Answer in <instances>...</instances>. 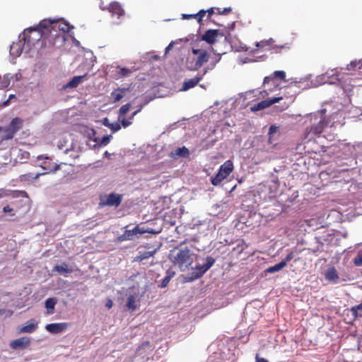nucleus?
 Masks as SVG:
<instances>
[{
  "label": "nucleus",
  "mask_w": 362,
  "mask_h": 362,
  "mask_svg": "<svg viewBox=\"0 0 362 362\" xmlns=\"http://www.w3.org/2000/svg\"><path fill=\"white\" fill-rule=\"evenodd\" d=\"M282 100V97H274L267 100H262L257 104L253 105L250 109L252 112H257L270 107L272 105L279 103Z\"/></svg>",
  "instance_id": "obj_10"
},
{
  "label": "nucleus",
  "mask_w": 362,
  "mask_h": 362,
  "mask_svg": "<svg viewBox=\"0 0 362 362\" xmlns=\"http://www.w3.org/2000/svg\"><path fill=\"white\" fill-rule=\"evenodd\" d=\"M23 124V121L20 117H15L13 118L9 125L7 127L13 132L16 134L18 131H19L22 127Z\"/></svg>",
  "instance_id": "obj_22"
},
{
  "label": "nucleus",
  "mask_w": 362,
  "mask_h": 362,
  "mask_svg": "<svg viewBox=\"0 0 362 362\" xmlns=\"http://www.w3.org/2000/svg\"><path fill=\"white\" fill-rule=\"evenodd\" d=\"M226 177L222 173L218 171L214 176L211 177V182L213 185L217 186Z\"/></svg>",
  "instance_id": "obj_30"
},
{
  "label": "nucleus",
  "mask_w": 362,
  "mask_h": 362,
  "mask_svg": "<svg viewBox=\"0 0 362 362\" xmlns=\"http://www.w3.org/2000/svg\"><path fill=\"white\" fill-rule=\"evenodd\" d=\"M53 271L57 272L59 274H64L66 276L73 272V269L66 263H62L61 264H57L54 267Z\"/></svg>",
  "instance_id": "obj_21"
},
{
  "label": "nucleus",
  "mask_w": 362,
  "mask_h": 362,
  "mask_svg": "<svg viewBox=\"0 0 362 362\" xmlns=\"http://www.w3.org/2000/svg\"><path fill=\"white\" fill-rule=\"evenodd\" d=\"M39 28L40 24L37 27L25 29L19 35L20 40L24 45H33L35 41H37L40 38H43L45 40H47V37L42 35Z\"/></svg>",
  "instance_id": "obj_4"
},
{
  "label": "nucleus",
  "mask_w": 362,
  "mask_h": 362,
  "mask_svg": "<svg viewBox=\"0 0 362 362\" xmlns=\"http://www.w3.org/2000/svg\"><path fill=\"white\" fill-rule=\"evenodd\" d=\"M107 9L112 13V16H116L117 18H119L121 16L124 15L123 8L118 2H112Z\"/></svg>",
  "instance_id": "obj_17"
},
{
  "label": "nucleus",
  "mask_w": 362,
  "mask_h": 362,
  "mask_svg": "<svg viewBox=\"0 0 362 362\" xmlns=\"http://www.w3.org/2000/svg\"><path fill=\"white\" fill-rule=\"evenodd\" d=\"M206 263L202 265L196 266L192 273L193 279L202 277L215 263V259L212 257H207Z\"/></svg>",
  "instance_id": "obj_6"
},
{
  "label": "nucleus",
  "mask_w": 362,
  "mask_h": 362,
  "mask_svg": "<svg viewBox=\"0 0 362 362\" xmlns=\"http://www.w3.org/2000/svg\"><path fill=\"white\" fill-rule=\"evenodd\" d=\"M347 69L351 70H360L362 69V60L358 61H353L349 64L347 65Z\"/></svg>",
  "instance_id": "obj_35"
},
{
  "label": "nucleus",
  "mask_w": 362,
  "mask_h": 362,
  "mask_svg": "<svg viewBox=\"0 0 362 362\" xmlns=\"http://www.w3.org/2000/svg\"><path fill=\"white\" fill-rule=\"evenodd\" d=\"M338 75L335 73L329 74L328 71L322 74L320 76L322 80H323V83H327L329 84L334 83L336 81H339Z\"/></svg>",
  "instance_id": "obj_24"
},
{
  "label": "nucleus",
  "mask_w": 362,
  "mask_h": 362,
  "mask_svg": "<svg viewBox=\"0 0 362 362\" xmlns=\"http://www.w3.org/2000/svg\"><path fill=\"white\" fill-rule=\"evenodd\" d=\"M110 124H111V123H110V122H109V119H108L107 118H105V119H103V124H104L105 127H109Z\"/></svg>",
  "instance_id": "obj_56"
},
{
  "label": "nucleus",
  "mask_w": 362,
  "mask_h": 362,
  "mask_svg": "<svg viewBox=\"0 0 362 362\" xmlns=\"http://www.w3.org/2000/svg\"><path fill=\"white\" fill-rule=\"evenodd\" d=\"M127 308L132 311L136 309V300L134 295H129L127 298Z\"/></svg>",
  "instance_id": "obj_34"
},
{
  "label": "nucleus",
  "mask_w": 362,
  "mask_h": 362,
  "mask_svg": "<svg viewBox=\"0 0 362 362\" xmlns=\"http://www.w3.org/2000/svg\"><path fill=\"white\" fill-rule=\"evenodd\" d=\"M215 10H216V14L221 15V10L219 8H215Z\"/></svg>",
  "instance_id": "obj_61"
},
{
  "label": "nucleus",
  "mask_w": 362,
  "mask_h": 362,
  "mask_svg": "<svg viewBox=\"0 0 362 362\" xmlns=\"http://www.w3.org/2000/svg\"><path fill=\"white\" fill-rule=\"evenodd\" d=\"M74 26L67 21L44 19L40 22L39 30L42 35L47 37V41L51 45H54L57 39L61 37L59 32L62 33H69ZM64 38V36H62Z\"/></svg>",
  "instance_id": "obj_1"
},
{
  "label": "nucleus",
  "mask_w": 362,
  "mask_h": 362,
  "mask_svg": "<svg viewBox=\"0 0 362 362\" xmlns=\"http://www.w3.org/2000/svg\"><path fill=\"white\" fill-rule=\"evenodd\" d=\"M25 153L27 155V157H28V156L30 155L28 152H25Z\"/></svg>",
  "instance_id": "obj_62"
},
{
  "label": "nucleus",
  "mask_w": 362,
  "mask_h": 362,
  "mask_svg": "<svg viewBox=\"0 0 362 362\" xmlns=\"http://www.w3.org/2000/svg\"><path fill=\"white\" fill-rule=\"evenodd\" d=\"M209 53L204 49L192 48V56L187 59L188 69L197 71L209 59Z\"/></svg>",
  "instance_id": "obj_3"
},
{
  "label": "nucleus",
  "mask_w": 362,
  "mask_h": 362,
  "mask_svg": "<svg viewBox=\"0 0 362 362\" xmlns=\"http://www.w3.org/2000/svg\"><path fill=\"white\" fill-rule=\"evenodd\" d=\"M173 47V42H170L165 48V53L168 52Z\"/></svg>",
  "instance_id": "obj_55"
},
{
  "label": "nucleus",
  "mask_w": 362,
  "mask_h": 362,
  "mask_svg": "<svg viewBox=\"0 0 362 362\" xmlns=\"http://www.w3.org/2000/svg\"><path fill=\"white\" fill-rule=\"evenodd\" d=\"M109 128L112 130V132H116L121 129V124L118 122L111 123Z\"/></svg>",
  "instance_id": "obj_42"
},
{
  "label": "nucleus",
  "mask_w": 362,
  "mask_h": 362,
  "mask_svg": "<svg viewBox=\"0 0 362 362\" xmlns=\"http://www.w3.org/2000/svg\"><path fill=\"white\" fill-rule=\"evenodd\" d=\"M221 59V57H218V59L216 62L219 61Z\"/></svg>",
  "instance_id": "obj_63"
},
{
  "label": "nucleus",
  "mask_w": 362,
  "mask_h": 362,
  "mask_svg": "<svg viewBox=\"0 0 362 362\" xmlns=\"http://www.w3.org/2000/svg\"><path fill=\"white\" fill-rule=\"evenodd\" d=\"M325 278L327 281L337 283L339 280V275L334 267H329L325 273Z\"/></svg>",
  "instance_id": "obj_18"
},
{
  "label": "nucleus",
  "mask_w": 362,
  "mask_h": 362,
  "mask_svg": "<svg viewBox=\"0 0 362 362\" xmlns=\"http://www.w3.org/2000/svg\"><path fill=\"white\" fill-rule=\"evenodd\" d=\"M206 11L204 9L200 10L197 13L194 14V18L199 24H202L204 17L206 16Z\"/></svg>",
  "instance_id": "obj_39"
},
{
  "label": "nucleus",
  "mask_w": 362,
  "mask_h": 362,
  "mask_svg": "<svg viewBox=\"0 0 362 362\" xmlns=\"http://www.w3.org/2000/svg\"><path fill=\"white\" fill-rule=\"evenodd\" d=\"M177 250L175 255H173V262L177 265L182 271L187 269L193 263L192 254L188 247H183L182 244L179 247H176Z\"/></svg>",
  "instance_id": "obj_2"
},
{
  "label": "nucleus",
  "mask_w": 362,
  "mask_h": 362,
  "mask_svg": "<svg viewBox=\"0 0 362 362\" xmlns=\"http://www.w3.org/2000/svg\"><path fill=\"white\" fill-rule=\"evenodd\" d=\"M111 136L110 135H106V136H104L100 142V146H106L109 144L110 141V139H111Z\"/></svg>",
  "instance_id": "obj_43"
},
{
  "label": "nucleus",
  "mask_w": 362,
  "mask_h": 362,
  "mask_svg": "<svg viewBox=\"0 0 362 362\" xmlns=\"http://www.w3.org/2000/svg\"><path fill=\"white\" fill-rule=\"evenodd\" d=\"M25 45L20 40L18 42H13L10 47V53L16 57L19 56L22 52V47Z\"/></svg>",
  "instance_id": "obj_25"
},
{
  "label": "nucleus",
  "mask_w": 362,
  "mask_h": 362,
  "mask_svg": "<svg viewBox=\"0 0 362 362\" xmlns=\"http://www.w3.org/2000/svg\"><path fill=\"white\" fill-rule=\"evenodd\" d=\"M232 11V8L230 7L224 8L223 10H221V15H227L230 13Z\"/></svg>",
  "instance_id": "obj_48"
},
{
  "label": "nucleus",
  "mask_w": 362,
  "mask_h": 362,
  "mask_svg": "<svg viewBox=\"0 0 362 362\" xmlns=\"http://www.w3.org/2000/svg\"><path fill=\"white\" fill-rule=\"evenodd\" d=\"M353 262L356 267L362 266V251L354 257Z\"/></svg>",
  "instance_id": "obj_40"
},
{
  "label": "nucleus",
  "mask_w": 362,
  "mask_h": 362,
  "mask_svg": "<svg viewBox=\"0 0 362 362\" xmlns=\"http://www.w3.org/2000/svg\"><path fill=\"white\" fill-rule=\"evenodd\" d=\"M233 170V163L231 160H228L223 164L220 166L218 171L222 173L226 177L229 176V175Z\"/></svg>",
  "instance_id": "obj_23"
},
{
  "label": "nucleus",
  "mask_w": 362,
  "mask_h": 362,
  "mask_svg": "<svg viewBox=\"0 0 362 362\" xmlns=\"http://www.w3.org/2000/svg\"><path fill=\"white\" fill-rule=\"evenodd\" d=\"M284 267H285L284 262H280L279 263H278V264H275L274 266L268 267L266 269V272L269 273V274H273V273L279 272L280 270H281Z\"/></svg>",
  "instance_id": "obj_33"
},
{
  "label": "nucleus",
  "mask_w": 362,
  "mask_h": 362,
  "mask_svg": "<svg viewBox=\"0 0 362 362\" xmlns=\"http://www.w3.org/2000/svg\"><path fill=\"white\" fill-rule=\"evenodd\" d=\"M174 275L175 272L170 271V269L167 270L166 276L162 279L160 287L165 288Z\"/></svg>",
  "instance_id": "obj_31"
},
{
  "label": "nucleus",
  "mask_w": 362,
  "mask_h": 362,
  "mask_svg": "<svg viewBox=\"0 0 362 362\" xmlns=\"http://www.w3.org/2000/svg\"><path fill=\"white\" fill-rule=\"evenodd\" d=\"M57 299L55 298H49L45 301V307L47 308V314H53L54 306L57 304Z\"/></svg>",
  "instance_id": "obj_27"
},
{
  "label": "nucleus",
  "mask_w": 362,
  "mask_h": 362,
  "mask_svg": "<svg viewBox=\"0 0 362 362\" xmlns=\"http://www.w3.org/2000/svg\"><path fill=\"white\" fill-rule=\"evenodd\" d=\"M67 322L51 323L46 325V329L52 334H59L66 329L69 327Z\"/></svg>",
  "instance_id": "obj_16"
},
{
  "label": "nucleus",
  "mask_w": 362,
  "mask_h": 362,
  "mask_svg": "<svg viewBox=\"0 0 362 362\" xmlns=\"http://www.w3.org/2000/svg\"><path fill=\"white\" fill-rule=\"evenodd\" d=\"M15 98V95H11L9 96L8 99L6 101L4 102L3 105H4V106H6V105H8V103H9V100H10L11 99H12V98Z\"/></svg>",
  "instance_id": "obj_53"
},
{
  "label": "nucleus",
  "mask_w": 362,
  "mask_h": 362,
  "mask_svg": "<svg viewBox=\"0 0 362 362\" xmlns=\"http://www.w3.org/2000/svg\"><path fill=\"white\" fill-rule=\"evenodd\" d=\"M87 74L82 76H74L66 85L64 86V89L74 88L81 84L85 78H86Z\"/></svg>",
  "instance_id": "obj_19"
},
{
  "label": "nucleus",
  "mask_w": 362,
  "mask_h": 362,
  "mask_svg": "<svg viewBox=\"0 0 362 362\" xmlns=\"http://www.w3.org/2000/svg\"><path fill=\"white\" fill-rule=\"evenodd\" d=\"M131 73L132 71L129 69L121 67L119 66H117L116 77L117 78L129 76Z\"/></svg>",
  "instance_id": "obj_28"
},
{
  "label": "nucleus",
  "mask_w": 362,
  "mask_h": 362,
  "mask_svg": "<svg viewBox=\"0 0 362 362\" xmlns=\"http://www.w3.org/2000/svg\"><path fill=\"white\" fill-rule=\"evenodd\" d=\"M205 11H206V13H207V19L208 20H211L212 15L216 13L215 8H214V7H211V8H209L208 10H205Z\"/></svg>",
  "instance_id": "obj_45"
},
{
  "label": "nucleus",
  "mask_w": 362,
  "mask_h": 362,
  "mask_svg": "<svg viewBox=\"0 0 362 362\" xmlns=\"http://www.w3.org/2000/svg\"><path fill=\"white\" fill-rule=\"evenodd\" d=\"M150 346V343H149V341L144 342V343L142 344V345L141 346V348H143V347H144V346Z\"/></svg>",
  "instance_id": "obj_60"
},
{
  "label": "nucleus",
  "mask_w": 362,
  "mask_h": 362,
  "mask_svg": "<svg viewBox=\"0 0 362 362\" xmlns=\"http://www.w3.org/2000/svg\"><path fill=\"white\" fill-rule=\"evenodd\" d=\"M172 156L176 158V157H182V158H187L189 155V152L188 148H187L185 146H182L180 148H177L174 152L172 153Z\"/></svg>",
  "instance_id": "obj_26"
},
{
  "label": "nucleus",
  "mask_w": 362,
  "mask_h": 362,
  "mask_svg": "<svg viewBox=\"0 0 362 362\" xmlns=\"http://www.w3.org/2000/svg\"><path fill=\"white\" fill-rule=\"evenodd\" d=\"M0 311H3L0 315H5L6 317H11L13 314V311L11 310L0 309Z\"/></svg>",
  "instance_id": "obj_46"
},
{
  "label": "nucleus",
  "mask_w": 362,
  "mask_h": 362,
  "mask_svg": "<svg viewBox=\"0 0 362 362\" xmlns=\"http://www.w3.org/2000/svg\"><path fill=\"white\" fill-rule=\"evenodd\" d=\"M131 107L130 103L125 104L122 105L119 111H118V118H121L122 117H125L126 114L128 112Z\"/></svg>",
  "instance_id": "obj_37"
},
{
  "label": "nucleus",
  "mask_w": 362,
  "mask_h": 362,
  "mask_svg": "<svg viewBox=\"0 0 362 362\" xmlns=\"http://www.w3.org/2000/svg\"><path fill=\"white\" fill-rule=\"evenodd\" d=\"M351 311L354 316L362 317V302L360 304L352 307L351 308Z\"/></svg>",
  "instance_id": "obj_38"
},
{
  "label": "nucleus",
  "mask_w": 362,
  "mask_h": 362,
  "mask_svg": "<svg viewBox=\"0 0 362 362\" xmlns=\"http://www.w3.org/2000/svg\"><path fill=\"white\" fill-rule=\"evenodd\" d=\"M156 252H157V249H155L152 251L139 252V255L136 257V260L143 261L146 259H148V258L153 256Z\"/></svg>",
  "instance_id": "obj_29"
},
{
  "label": "nucleus",
  "mask_w": 362,
  "mask_h": 362,
  "mask_svg": "<svg viewBox=\"0 0 362 362\" xmlns=\"http://www.w3.org/2000/svg\"><path fill=\"white\" fill-rule=\"evenodd\" d=\"M113 303L112 300L109 299L106 303V307L108 308H111L112 307Z\"/></svg>",
  "instance_id": "obj_54"
},
{
  "label": "nucleus",
  "mask_w": 362,
  "mask_h": 362,
  "mask_svg": "<svg viewBox=\"0 0 362 362\" xmlns=\"http://www.w3.org/2000/svg\"><path fill=\"white\" fill-rule=\"evenodd\" d=\"M293 258V252H289L286 258L281 261V262H284V266L286 267L287 263L290 262Z\"/></svg>",
  "instance_id": "obj_44"
},
{
  "label": "nucleus",
  "mask_w": 362,
  "mask_h": 362,
  "mask_svg": "<svg viewBox=\"0 0 362 362\" xmlns=\"http://www.w3.org/2000/svg\"><path fill=\"white\" fill-rule=\"evenodd\" d=\"M141 108H142V105L140 107L139 109H138L137 110L132 112V114L129 117V119H133L134 117L141 111Z\"/></svg>",
  "instance_id": "obj_50"
},
{
  "label": "nucleus",
  "mask_w": 362,
  "mask_h": 362,
  "mask_svg": "<svg viewBox=\"0 0 362 362\" xmlns=\"http://www.w3.org/2000/svg\"><path fill=\"white\" fill-rule=\"evenodd\" d=\"M122 201V195L116 194V193H110L107 195L105 201L103 202L104 205L110 206H115L117 207L120 205Z\"/></svg>",
  "instance_id": "obj_15"
},
{
  "label": "nucleus",
  "mask_w": 362,
  "mask_h": 362,
  "mask_svg": "<svg viewBox=\"0 0 362 362\" xmlns=\"http://www.w3.org/2000/svg\"><path fill=\"white\" fill-rule=\"evenodd\" d=\"M326 125L327 122L323 119H320L317 124H313L310 127H307L304 132V139L310 141L314 139L315 136H320Z\"/></svg>",
  "instance_id": "obj_5"
},
{
  "label": "nucleus",
  "mask_w": 362,
  "mask_h": 362,
  "mask_svg": "<svg viewBox=\"0 0 362 362\" xmlns=\"http://www.w3.org/2000/svg\"><path fill=\"white\" fill-rule=\"evenodd\" d=\"M286 74L284 71H276L272 75L264 77V85L268 84L272 82L273 86H278L276 80L279 78L281 81H285Z\"/></svg>",
  "instance_id": "obj_13"
},
{
  "label": "nucleus",
  "mask_w": 362,
  "mask_h": 362,
  "mask_svg": "<svg viewBox=\"0 0 362 362\" xmlns=\"http://www.w3.org/2000/svg\"><path fill=\"white\" fill-rule=\"evenodd\" d=\"M61 164H56L53 168L49 169L47 172L42 173H36L33 174L31 173H26L21 175V178L25 181H33L37 180L40 175H45L47 173H54L60 169Z\"/></svg>",
  "instance_id": "obj_14"
},
{
  "label": "nucleus",
  "mask_w": 362,
  "mask_h": 362,
  "mask_svg": "<svg viewBox=\"0 0 362 362\" xmlns=\"http://www.w3.org/2000/svg\"><path fill=\"white\" fill-rule=\"evenodd\" d=\"M3 211L5 213H8V212H11L13 211V209L11 208L8 205H6L5 206L4 208H3Z\"/></svg>",
  "instance_id": "obj_52"
},
{
  "label": "nucleus",
  "mask_w": 362,
  "mask_h": 362,
  "mask_svg": "<svg viewBox=\"0 0 362 362\" xmlns=\"http://www.w3.org/2000/svg\"><path fill=\"white\" fill-rule=\"evenodd\" d=\"M235 22H233L232 23L230 24H228V28L231 30H233L235 28Z\"/></svg>",
  "instance_id": "obj_57"
},
{
  "label": "nucleus",
  "mask_w": 362,
  "mask_h": 362,
  "mask_svg": "<svg viewBox=\"0 0 362 362\" xmlns=\"http://www.w3.org/2000/svg\"><path fill=\"white\" fill-rule=\"evenodd\" d=\"M237 249H239L240 248V251H239V253L241 252L243 250H244V247L243 245H240L238 244L236 247Z\"/></svg>",
  "instance_id": "obj_58"
},
{
  "label": "nucleus",
  "mask_w": 362,
  "mask_h": 362,
  "mask_svg": "<svg viewBox=\"0 0 362 362\" xmlns=\"http://www.w3.org/2000/svg\"><path fill=\"white\" fill-rule=\"evenodd\" d=\"M47 158H48V157L44 156L43 155H40V156H37V159L38 160L47 159Z\"/></svg>",
  "instance_id": "obj_59"
},
{
  "label": "nucleus",
  "mask_w": 362,
  "mask_h": 362,
  "mask_svg": "<svg viewBox=\"0 0 362 362\" xmlns=\"http://www.w3.org/2000/svg\"><path fill=\"white\" fill-rule=\"evenodd\" d=\"M278 127L275 125H271L269 129V135L271 136L273 134L278 131Z\"/></svg>",
  "instance_id": "obj_47"
},
{
  "label": "nucleus",
  "mask_w": 362,
  "mask_h": 362,
  "mask_svg": "<svg viewBox=\"0 0 362 362\" xmlns=\"http://www.w3.org/2000/svg\"><path fill=\"white\" fill-rule=\"evenodd\" d=\"M30 338L23 337L10 342L9 345L13 349H23L28 348L30 345Z\"/></svg>",
  "instance_id": "obj_12"
},
{
  "label": "nucleus",
  "mask_w": 362,
  "mask_h": 362,
  "mask_svg": "<svg viewBox=\"0 0 362 362\" xmlns=\"http://www.w3.org/2000/svg\"><path fill=\"white\" fill-rule=\"evenodd\" d=\"M118 119L121 122V124L124 128H127L132 124V122H131L132 119H125V117L118 118Z\"/></svg>",
  "instance_id": "obj_41"
},
{
  "label": "nucleus",
  "mask_w": 362,
  "mask_h": 362,
  "mask_svg": "<svg viewBox=\"0 0 362 362\" xmlns=\"http://www.w3.org/2000/svg\"><path fill=\"white\" fill-rule=\"evenodd\" d=\"M126 90L125 88H117L111 93L115 103L119 101L123 98V93Z\"/></svg>",
  "instance_id": "obj_32"
},
{
  "label": "nucleus",
  "mask_w": 362,
  "mask_h": 362,
  "mask_svg": "<svg viewBox=\"0 0 362 362\" xmlns=\"http://www.w3.org/2000/svg\"><path fill=\"white\" fill-rule=\"evenodd\" d=\"M37 327V324L34 321V320H31L27 322L25 325L22 326L19 330L18 333H33L36 330Z\"/></svg>",
  "instance_id": "obj_20"
},
{
  "label": "nucleus",
  "mask_w": 362,
  "mask_h": 362,
  "mask_svg": "<svg viewBox=\"0 0 362 362\" xmlns=\"http://www.w3.org/2000/svg\"><path fill=\"white\" fill-rule=\"evenodd\" d=\"M183 19L194 18V14H182Z\"/></svg>",
  "instance_id": "obj_51"
},
{
  "label": "nucleus",
  "mask_w": 362,
  "mask_h": 362,
  "mask_svg": "<svg viewBox=\"0 0 362 362\" xmlns=\"http://www.w3.org/2000/svg\"><path fill=\"white\" fill-rule=\"evenodd\" d=\"M146 232H148V230H143L136 226L132 230H126L117 239L119 242L132 240L135 238H138L139 235L144 234ZM149 233L151 232L149 231Z\"/></svg>",
  "instance_id": "obj_7"
},
{
  "label": "nucleus",
  "mask_w": 362,
  "mask_h": 362,
  "mask_svg": "<svg viewBox=\"0 0 362 362\" xmlns=\"http://www.w3.org/2000/svg\"><path fill=\"white\" fill-rule=\"evenodd\" d=\"M274 39L269 38V40H261L256 44V46L259 49H262L265 47H269V49L274 50L275 52H280L282 49L288 47L286 46L287 44L283 45H274Z\"/></svg>",
  "instance_id": "obj_11"
},
{
  "label": "nucleus",
  "mask_w": 362,
  "mask_h": 362,
  "mask_svg": "<svg viewBox=\"0 0 362 362\" xmlns=\"http://www.w3.org/2000/svg\"><path fill=\"white\" fill-rule=\"evenodd\" d=\"M208 72V68L204 69L202 74H197L194 78L185 80L181 88L182 91H187L190 88L195 87L204 78Z\"/></svg>",
  "instance_id": "obj_9"
},
{
  "label": "nucleus",
  "mask_w": 362,
  "mask_h": 362,
  "mask_svg": "<svg viewBox=\"0 0 362 362\" xmlns=\"http://www.w3.org/2000/svg\"><path fill=\"white\" fill-rule=\"evenodd\" d=\"M225 34L220 30H207L202 36L201 40L209 45L214 44L219 37H223Z\"/></svg>",
  "instance_id": "obj_8"
},
{
  "label": "nucleus",
  "mask_w": 362,
  "mask_h": 362,
  "mask_svg": "<svg viewBox=\"0 0 362 362\" xmlns=\"http://www.w3.org/2000/svg\"><path fill=\"white\" fill-rule=\"evenodd\" d=\"M0 131H3L4 132V135L2 137L3 140H9L13 138L15 134L11 131L9 128L7 127L5 128L0 127Z\"/></svg>",
  "instance_id": "obj_36"
},
{
  "label": "nucleus",
  "mask_w": 362,
  "mask_h": 362,
  "mask_svg": "<svg viewBox=\"0 0 362 362\" xmlns=\"http://www.w3.org/2000/svg\"><path fill=\"white\" fill-rule=\"evenodd\" d=\"M255 362H269L267 359L264 358H260L258 354L256 355Z\"/></svg>",
  "instance_id": "obj_49"
},
{
  "label": "nucleus",
  "mask_w": 362,
  "mask_h": 362,
  "mask_svg": "<svg viewBox=\"0 0 362 362\" xmlns=\"http://www.w3.org/2000/svg\"><path fill=\"white\" fill-rule=\"evenodd\" d=\"M3 313V311H0V315Z\"/></svg>",
  "instance_id": "obj_64"
}]
</instances>
